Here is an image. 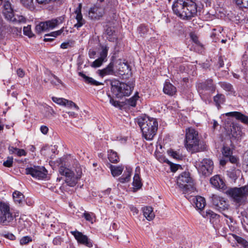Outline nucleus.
<instances>
[{
	"instance_id": "obj_62",
	"label": "nucleus",
	"mask_w": 248,
	"mask_h": 248,
	"mask_svg": "<svg viewBox=\"0 0 248 248\" xmlns=\"http://www.w3.org/2000/svg\"><path fill=\"white\" fill-rule=\"evenodd\" d=\"M17 149V148H15L13 146H10L9 147V150L11 154H16Z\"/></svg>"
},
{
	"instance_id": "obj_9",
	"label": "nucleus",
	"mask_w": 248,
	"mask_h": 248,
	"mask_svg": "<svg viewBox=\"0 0 248 248\" xmlns=\"http://www.w3.org/2000/svg\"><path fill=\"white\" fill-rule=\"evenodd\" d=\"M197 168L200 173L205 176H208L213 171L214 168L213 162L210 159H204L199 163Z\"/></svg>"
},
{
	"instance_id": "obj_51",
	"label": "nucleus",
	"mask_w": 248,
	"mask_h": 248,
	"mask_svg": "<svg viewBox=\"0 0 248 248\" xmlns=\"http://www.w3.org/2000/svg\"><path fill=\"white\" fill-rule=\"evenodd\" d=\"M52 76L54 78V79L50 80V82L52 84L55 85V86H58L59 84H62V81L59 78H58L56 76L53 75Z\"/></svg>"
},
{
	"instance_id": "obj_55",
	"label": "nucleus",
	"mask_w": 248,
	"mask_h": 248,
	"mask_svg": "<svg viewBox=\"0 0 248 248\" xmlns=\"http://www.w3.org/2000/svg\"><path fill=\"white\" fill-rule=\"evenodd\" d=\"M227 159L230 161V162L233 164H236L238 162V159L236 157L233 155H232L228 157Z\"/></svg>"
},
{
	"instance_id": "obj_44",
	"label": "nucleus",
	"mask_w": 248,
	"mask_h": 248,
	"mask_svg": "<svg viewBox=\"0 0 248 248\" xmlns=\"http://www.w3.org/2000/svg\"><path fill=\"white\" fill-rule=\"evenodd\" d=\"M138 31L140 36H142L147 32L148 29L146 26L141 25L138 28Z\"/></svg>"
},
{
	"instance_id": "obj_1",
	"label": "nucleus",
	"mask_w": 248,
	"mask_h": 248,
	"mask_svg": "<svg viewBox=\"0 0 248 248\" xmlns=\"http://www.w3.org/2000/svg\"><path fill=\"white\" fill-rule=\"evenodd\" d=\"M174 13L183 19H190L197 14V5L192 0H177L172 5Z\"/></svg>"
},
{
	"instance_id": "obj_60",
	"label": "nucleus",
	"mask_w": 248,
	"mask_h": 248,
	"mask_svg": "<svg viewBox=\"0 0 248 248\" xmlns=\"http://www.w3.org/2000/svg\"><path fill=\"white\" fill-rule=\"evenodd\" d=\"M16 73L18 76L20 78L23 77L25 75L24 71L21 68L18 69L17 70Z\"/></svg>"
},
{
	"instance_id": "obj_52",
	"label": "nucleus",
	"mask_w": 248,
	"mask_h": 248,
	"mask_svg": "<svg viewBox=\"0 0 248 248\" xmlns=\"http://www.w3.org/2000/svg\"><path fill=\"white\" fill-rule=\"evenodd\" d=\"M32 241L31 238L29 236H24L20 240V243L21 245H26L29 242Z\"/></svg>"
},
{
	"instance_id": "obj_29",
	"label": "nucleus",
	"mask_w": 248,
	"mask_h": 248,
	"mask_svg": "<svg viewBox=\"0 0 248 248\" xmlns=\"http://www.w3.org/2000/svg\"><path fill=\"white\" fill-rule=\"evenodd\" d=\"M108 153V158L111 162L115 163L118 162L119 158L116 152L110 150Z\"/></svg>"
},
{
	"instance_id": "obj_43",
	"label": "nucleus",
	"mask_w": 248,
	"mask_h": 248,
	"mask_svg": "<svg viewBox=\"0 0 248 248\" xmlns=\"http://www.w3.org/2000/svg\"><path fill=\"white\" fill-rule=\"evenodd\" d=\"M23 33L24 35L28 36L30 38L33 36V34L31 31V27L30 25L23 28Z\"/></svg>"
},
{
	"instance_id": "obj_61",
	"label": "nucleus",
	"mask_w": 248,
	"mask_h": 248,
	"mask_svg": "<svg viewBox=\"0 0 248 248\" xmlns=\"http://www.w3.org/2000/svg\"><path fill=\"white\" fill-rule=\"evenodd\" d=\"M41 132L44 134H46L48 130V128L46 126H42L40 128Z\"/></svg>"
},
{
	"instance_id": "obj_49",
	"label": "nucleus",
	"mask_w": 248,
	"mask_h": 248,
	"mask_svg": "<svg viewBox=\"0 0 248 248\" xmlns=\"http://www.w3.org/2000/svg\"><path fill=\"white\" fill-rule=\"evenodd\" d=\"M13 163V158L11 156H8L6 161L3 162V166L6 167L10 168L12 166Z\"/></svg>"
},
{
	"instance_id": "obj_30",
	"label": "nucleus",
	"mask_w": 248,
	"mask_h": 248,
	"mask_svg": "<svg viewBox=\"0 0 248 248\" xmlns=\"http://www.w3.org/2000/svg\"><path fill=\"white\" fill-rule=\"evenodd\" d=\"M62 22V20L59 22L58 19H53L50 20L46 21V24H47V30L52 29L56 27L60 23Z\"/></svg>"
},
{
	"instance_id": "obj_41",
	"label": "nucleus",
	"mask_w": 248,
	"mask_h": 248,
	"mask_svg": "<svg viewBox=\"0 0 248 248\" xmlns=\"http://www.w3.org/2000/svg\"><path fill=\"white\" fill-rule=\"evenodd\" d=\"M52 100L54 102L62 106H64V104H65V102L66 101V99L63 98H58L56 97H52Z\"/></svg>"
},
{
	"instance_id": "obj_22",
	"label": "nucleus",
	"mask_w": 248,
	"mask_h": 248,
	"mask_svg": "<svg viewBox=\"0 0 248 248\" xmlns=\"http://www.w3.org/2000/svg\"><path fill=\"white\" fill-rule=\"evenodd\" d=\"M13 197L16 204H21L24 201V196L20 192L15 191L13 194Z\"/></svg>"
},
{
	"instance_id": "obj_11",
	"label": "nucleus",
	"mask_w": 248,
	"mask_h": 248,
	"mask_svg": "<svg viewBox=\"0 0 248 248\" xmlns=\"http://www.w3.org/2000/svg\"><path fill=\"white\" fill-rule=\"evenodd\" d=\"M71 233L78 243L90 248L93 246V244L90 240L88 239L86 235L83 234L81 232L74 231L71 232Z\"/></svg>"
},
{
	"instance_id": "obj_54",
	"label": "nucleus",
	"mask_w": 248,
	"mask_h": 248,
	"mask_svg": "<svg viewBox=\"0 0 248 248\" xmlns=\"http://www.w3.org/2000/svg\"><path fill=\"white\" fill-rule=\"evenodd\" d=\"M62 240L61 237L57 236L55 237L53 240V244L56 246L60 245L62 242Z\"/></svg>"
},
{
	"instance_id": "obj_45",
	"label": "nucleus",
	"mask_w": 248,
	"mask_h": 248,
	"mask_svg": "<svg viewBox=\"0 0 248 248\" xmlns=\"http://www.w3.org/2000/svg\"><path fill=\"white\" fill-rule=\"evenodd\" d=\"M168 154L173 158L176 159H181L182 157L181 155H180L176 151H174L173 150L168 151Z\"/></svg>"
},
{
	"instance_id": "obj_56",
	"label": "nucleus",
	"mask_w": 248,
	"mask_h": 248,
	"mask_svg": "<svg viewBox=\"0 0 248 248\" xmlns=\"http://www.w3.org/2000/svg\"><path fill=\"white\" fill-rule=\"evenodd\" d=\"M28 222L23 219H20L18 221L19 226L18 227L20 229V230L23 229L24 228L26 227V224Z\"/></svg>"
},
{
	"instance_id": "obj_8",
	"label": "nucleus",
	"mask_w": 248,
	"mask_h": 248,
	"mask_svg": "<svg viewBox=\"0 0 248 248\" xmlns=\"http://www.w3.org/2000/svg\"><path fill=\"white\" fill-rule=\"evenodd\" d=\"M25 173L30 174L36 179H43L46 177L47 171L43 166H34L32 167L27 168L25 169Z\"/></svg>"
},
{
	"instance_id": "obj_48",
	"label": "nucleus",
	"mask_w": 248,
	"mask_h": 248,
	"mask_svg": "<svg viewBox=\"0 0 248 248\" xmlns=\"http://www.w3.org/2000/svg\"><path fill=\"white\" fill-rule=\"evenodd\" d=\"M64 106L67 107L69 108H72L74 107L75 109L78 110L79 109L78 107L72 101H69L66 99V101L65 102V104L64 105Z\"/></svg>"
},
{
	"instance_id": "obj_64",
	"label": "nucleus",
	"mask_w": 248,
	"mask_h": 248,
	"mask_svg": "<svg viewBox=\"0 0 248 248\" xmlns=\"http://www.w3.org/2000/svg\"><path fill=\"white\" fill-rule=\"evenodd\" d=\"M228 161V160L227 159V158H226L225 159H221L220 160V164L223 166H224L226 164V162Z\"/></svg>"
},
{
	"instance_id": "obj_4",
	"label": "nucleus",
	"mask_w": 248,
	"mask_h": 248,
	"mask_svg": "<svg viewBox=\"0 0 248 248\" xmlns=\"http://www.w3.org/2000/svg\"><path fill=\"white\" fill-rule=\"evenodd\" d=\"M185 145L192 153L202 151L203 148L200 143L198 132L193 128H188L186 132Z\"/></svg>"
},
{
	"instance_id": "obj_50",
	"label": "nucleus",
	"mask_w": 248,
	"mask_h": 248,
	"mask_svg": "<svg viewBox=\"0 0 248 248\" xmlns=\"http://www.w3.org/2000/svg\"><path fill=\"white\" fill-rule=\"evenodd\" d=\"M20 1L25 7L30 8L32 6L33 0H20Z\"/></svg>"
},
{
	"instance_id": "obj_35",
	"label": "nucleus",
	"mask_w": 248,
	"mask_h": 248,
	"mask_svg": "<svg viewBox=\"0 0 248 248\" xmlns=\"http://www.w3.org/2000/svg\"><path fill=\"white\" fill-rule=\"evenodd\" d=\"M233 238L236 241L241 244L244 248H248V242L241 237L238 236L235 234H233Z\"/></svg>"
},
{
	"instance_id": "obj_59",
	"label": "nucleus",
	"mask_w": 248,
	"mask_h": 248,
	"mask_svg": "<svg viewBox=\"0 0 248 248\" xmlns=\"http://www.w3.org/2000/svg\"><path fill=\"white\" fill-rule=\"evenodd\" d=\"M108 96L110 97V103L114 107H118L119 106V102L117 101L114 100L110 95H108Z\"/></svg>"
},
{
	"instance_id": "obj_12",
	"label": "nucleus",
	"mask_w": 248,
	"mask_h": 248,
	"mask_svg": "<svg viewBox=\"0 0 248 248\" xmlns=\"http://www.w3.org/2000/svg\"><path fill=\"white\" fill-rule=\"evenodd\" d=\"M196 189L195 190L194 193H189L188 197L189 199H187L189 201H192L196 204V207L199 209H203L205 205V200L204 198L201 196H195Z\"/></svg>"
},
{
	"instance_id": "obj_2",
	"label": "nucleus",
	"mask_w": 248,
	"mask_h": 248,
	"mask_svg": "<svg viewBox=\"0 0 248 248\" xmlns=\"http://www.w3.org/2000/svg\"><path fill=\"white\" fill-rule=\"evenodd\" d=\"M137 123L140 127L143 137L147 140L153 139L158 128V122L153 118L140 116L137 119Z\"/></svg>"
},
{
	"instance_id": "obj_23",
	"label": "nucleus",
	"mask_w": 248,
	"mask_h": 248,
	"mask_svg": "<svg viewBox=\"0 0 248 248\" xmlns=\"http://www.w3.org/2000/svg\"><path fill=\"white\" fill-rule=\"evenodd\" d=\"M203 217L209 219L210 222H213L214 220L218 217L219 216L210 210H207L202 213Z\"/></svg>"
},
{
	"instance_id": "obj_39",
	"label": "nucleus",
	"mask_w": 248,
	"mask_h": 248,
	"mask_svg": "<svg viewBox=\"0 0 248 248\" xmlns=\"http://www.w3.org/2000/svg\"><path fill=\"white\" fill-rule=\"evenodd\" d=\"M236 4L241 8H248V0H235Z\"/></svg>"
},
{
	"instance_id": "obj_32",
	"label": "nucleus",
	"mask_w": 248,
	"mask_h": 248,
	"mask_svg": "<svg viewBox=\"0 0 248 248\" xmlns=\"http://www.w3.org/2000/svg\"><path fill=\"white\" fill-rule=\"evenodd\" d=\"M214 102L218 109L219 108L221 104H223L225 101L224 96L222 94H217L214 97Z\"/></svg>"
},
{
	"instance_id": "obj_16",
	"label": "nucleus",
	"mask_w": 248,
	"mask_h": 248,
	"mask_svg": "<svg viewBox=\"0 0 248 248\" xmlns=\"http://www.w3.org/2000/svg\"><path fill=\"white\" fill-rule=\"evenodd\" d=\"M226 116L235 117L237 120H239L245 124H248V116L244 115L240 112L233 111L227 113Z\"/></svg>"
},
{
	"instance_id": "obj_17",
	"label": "nucleus",
	"mask_w": 248,
	"mask_h": 248,
	"mask_svg": "<svg viewBox=\"0 0 248 248\" xmlns=\"http://www.w3.org/2000/svg\"><path fill=\"white\" fill-rule=\"evenodd\" d=\"M198 88L199 91L201 90H205L213 92L215 90V88L213 84V81L211 79L207 80L204 83H200Z\"/></svg>"
},
{
	"instance_id": "obj_15",
	"label": "nucleus",
	"mask_w": 248,
	"mask_h": 248,
	"mask_svg": "<svg viewBox=\"0 0 248 248\" xmlns=\"http://www.w3.org/2000/svg\"><path fill=\"white\" fill-rule=\"evenodd\" d=\"M81 4L79 3L75 11V13L76 14V19L77 20V23L74 25V26L77 29L81 27L85 24V20L83 19L81 12Z\"/></svg>"
},
{
	"instance_id": "obj_57",
	"label": "nucleus",
	"mask_w": 248,
	"mask_h": 248,
	"mask_svg": "<svg viewBox=\"0 0 248 248\" xmlns=\"http://www.w3.org/2000/svg\"><path fill=\"white\" fill-rule=\"evenodd\" d=\"M16 154L18 156H25L26 155V152L23 149L17 148Z\"/></svg>"
},
{
	"instance_id": "obj_28",
	"label": "nucleus",
	"mask_w": 248,
	"mask_h": 248,
	"mask_svg": "<svg viewBox=\"0 0 248 248\" xmlns=\"http://www.w3.org/2000/svg\"><path fill=\"white\" fill-rule=\"evenodd\" d=\"M14 219L12 214L9 212L2 215L1 217V221L3 225H7L11 222Z\"/></svg>"
},
{
	"instance_id": "obj_58",
	"label": "nucleus",
	"mask_w": 248,
	"mask_h": 248,
	"mask_svg": "<svg viewBox=\"0 0 248 248\" xmlns=\"http://www.w3.org/2000/svg\"><path fill=\"white\" fill-rule=\"evenodd\" d=\"M231 129V134L232 135V137L236 138L238 135L237 131H236V127L234 126V125H232Z\"/></svg>"
},
{
	"instance_id": "obj_10",
	"label": "nucleus",
	"mask_w": 248,
	"mask_h": 248,
	"mask_svg": "<svg viewBox=\"0 0 248 248\" xmlns=\"http://www.w3.org/2000/svg\"><path fill=\"white\" fill-rule=\"evenodd\" d=\"M211 198L213 204L217 210L222 211L228 209V204L223 198L217 195H213Z\"/></svg>"
},
{
	"instance_id": "obj_3",
	"label": "nucleus",
	"mask_w": 248,
	"mask_h": 248,
	"mask_svg": "<svg viewBox=\"0 0 248 248\" xmlns=\"http://www.w3.org/2000/svg\"><path fill=\"white\" fill-rule=\"evenodd\" d=\"M59 172L61 175L65 176V181L70 186H75L82 174L81 167L78 163L75 164L71 169L62 165L59 168Z\"/></svg>"
},
{
	"instance_id": "obj_47",
	"label": "nucleus",
	"mask_w": 248,
	"mask_h": 248,
	"mask_svg": "<svg viewBox=\"0 0 248 248\" xmlns=\"http://www.w3.org/2000/svg\"><path fill=\"white\" fill-rule=\"evenodd\" d=\"M74 41H68L66 42L62 43L61 45V47L62 49H66L69 47H71L74 46Z\"/></svg>"
},
{
	"instance_id": "obj_6",
	"label": "nucleus",
	"mask_w": 248,
	"mask_h": 248,
	"mask_svg": "<svg viewBox=\"0 0 248 248\" xmlns=\"http://www.w3.org/2000/svg\"><path fill=\"white\" fill-rule=\"evenodd\" d=\"M177 184L180 188L183 189V193L186 199H189V193L195 192L196 188L188 172H183L178 176Z\"/></svg>"
},
{
	"instance_id": "obj_20",
	"label": "nucleus",
	"mask_w": 248,
	"mask_h": 248,
	"mask_svg": "<svg viewBox=\"0 0 248 248\" xmlns=\"http://www.w3.org/2000/svg\"><path fill=\"white\" fill-rule=\"evenodd\" d=\"M163 92L165 94L173 95L176 92V88L170 82H166L164 86Z\"/></svg>"
},
{
	"instance_id": "obj_19",
	"label": "nucleus",
	"mask_w": 248,
	"mask_h": 248,
	"mask_svg": "<svg viewBox=\"0 0 248 248\" xmlns=\"http://www.w3.org/2000/svg\"><path fill=\"white\" fill-rule=\"evenodd\" d=\"M78 75L84 79V82L87 84L94 86L103 85V83L95 80L92 78L89 77L81 72H79Z\"/></svg>"
},
{
	"instance_id": "obj_33",
	"label": "nucleus",
	"mask_w": 248,
	"mask_h": 248,
	"mask_svg": "<svg viewBox=\"0 0 248 248\" xmlns=\"http://www.w3.org/2000/svg\"><path fill=\"white\" fill-rule=\"evenodd\" d=\"M133 185L137 189H140L142 186L140 175L138 173L135 174L133 178Z\"/></svg>"
},
{
	"instance_id": "obj_18",
	"label": "nucleus",
	"mask_w": 248,
	"mask_h": 248,
	"mask_svg": "<svg viewBox=\"0 0 248 248\" xmlns=\"http://www.w3.org/2000/svg\"><path fill=\"white\" fill-rule=\"evenodd\" d=\"M6 19L15 23H25L26 18L22 16L13 14L6 16Z\"/></svg>"
},
{
	"instance_id": "obj_7",
	"label": "nucleus",
	"mask_w": 248,
	"mask_h": 248,
	"mask_svg": "<svg viewBox=\"0 0 248 248\" xmlns=\"http://www.w3.org/2000/svg\"><path fill=\"white\" fill-rule=\"evenodd\" d=\"M226 193L237 203L245 201L248 196V186L240 187H234L228 189Z\"/></svg>"
},
{
	"instance_id": "obj_14",
	"label": "nucleus",
	"mask_w": 248,
	"mask_h": 248,
	"mask_svg": "<svg viewBox=\"0 0 248 248\" xmlns=\"http://www.w3.org/2000/svg\"><path fill=\"white\" fill-rule=\"evenodd\" d=\"M104 14V10L101 7L94 6L91 8L89 11V16L92 19H98Z\"/></svg>"
},
{
	"instance_id": "obj_37",
	"label": "nucleus",
	"mask_w": 248,
	"mask_h": 248,
	"mask_svg": "<svg viewBox=\"0 0 248 248\" xmlns=\"http://www.w3.org/2000/svg\"><path fill=\"white\" fill-rule=\"evenodd\" d=\"M101 49L102 51L100 53V58H102L106 61L108 55V47L106 46H102Z\"/></svg>"
},
{
	"instance_id": "obj_26",
	"label": "nucleus",
	"mask_w": 248,
	"mask_h": 248,
	"mask_svg": "<svg viewBox=\"0 0 248 248\" xmlns=\"http://www.w3.org/2000/svg\"><path fill=\"white\" fill-rule=\"evenodd\" d=\"M3 8V14L6 18V16L10 15V14L13 13V10L11 7V3L8 1H5L2 6Z\"/></svg>"
},
{
	"instance_id": "obj_27",
	"label": "nucleus",
	"mask_w": 248,
	"mask_h": 248,
	"mask_svg": "<svg viewBox=\"0 0 248 248\" xmlns=\"http://www.w3.org/2000/svg\"><path fill=\"white\" fill-rule=\"evenodd\" d=\"M131 172V169L126 168V171L124 172V174L119 178V181L123 183L129 182L130 179Z\"/></svg>"
},
{
	"instance_id": "obj_5",
	"label": "nucleus",
	"mask_w": 248,
	"mask_h": 248,
	"mask_svg": "<svg viewBox=\"0 0 248 248\" xmlns=\"http://www.w3.org/2000/svg\"><path fill=\"white\" fill-rule=\"evenodd\" d=\"M133 87L132 84L121 82L117 80H113L111 82V92L113 95L118 98L129 96Z\"/></svg>"
},
{
	"instance_id": "obj_42",
	"label": "nucleus",
	"mask_w": 248,
	"mask_h": 248,
	"mask_svg": "<svg viewBox=\"0 0 248 248\" xmlns=\"http://www.w3.org/2000/svg\"><path fill=\"white\" fill-rule=\"evenodd\" d=\"M0 209L3 215L10 212L9 206L5 203L1 202L0 203Z\"/></svg>"
},
{
	"instance_id": "obj_53",
	"label": "nucleus",
	"mask_w": 248,
	"mask_h": 248,
	"mask_svg": "<svg viewBox=\"0 0 248 248\" xmlns=\"http://www.w3.org/2000/svg\"><path fill=\"white\" fill-rule=\"evenodd\" d=\"M221 86L222 88L227 91H230L232 89V85L228 83L222 82L221 83Z\"/></svg>"
},
{
	"instance_id": "obj_46",
	"label": "nucleus",
	"mask_w": 248,
	"mask_h": 248,
	"mask_svg": "<svg viewBox=\"0 0 248 248\" xmlns=\"http://www.w3.org/2000/svg\"><path fill=\"white\" fill-rule=\"evenodd\" d=\"M222 154L225 158H227L232 154V151L229 147H224L223 148Z\"/></svg>"
},
{
	"instance_id": "obj_24",
	"label": "nucleus",
	"mask_w": 248,
	"mask_h": 248,
	"mask_svg": "<svg viewBox=\"0 0 248 248\" xmlns=\"http://www.w3.org/2000/svg\"><path fill=\"white\" fill-rule=\"evenodd\" d=\"M110 169L112 175L115 177L122 174L124 170V167L122 166H116L111 165L110 166Z\"/></svg>"
},
{
	"instance_id": "obj_40",
	"label": "nucleus",
	"mask_w": 248,
	"mask_h": 248,
	"mask_svg": "<svg viewBox=\"0 0 248 248\" xmlns=\"http://www.w3.org/2000/svg\"><path fill=\"white\" fill-rule=\"evenodd\" d=\"M105 61L101 58H99L95 60L91 64V66L93 68H97L100 67Z\"/></svg>"
},
{
	"instance_id": "obj_13",
	"label": "nucleus",
	"mask_w": 248,
	"mask_h": 248,
	"mask_svg": "<svg viewBox=\"0 0 248 248\" xmlns=\"http://www.w3.org/2000/svg\"><path fill=\"white\" fill-rule=\"evenodd\" d=\"M210 183L217 189L224 190L226 188V185L222 178L217 175L210 179Z\"/></svg>"
},
{
	"instance_id": "obj_25",
	"label": "nucleus",
	"mask_w": 248,
	"mask_h": 248,
	"mask_svg": "<svg viewBox=\"0 0 248 248\" xmlns=\"http://www.w3.org/2000/svg\"><path fill=\"white\" fill-rule=\"evenodd\" d=\"M114 74L113 63L110 62L108 66L100 71V75L102 76L105 75H113Z\"/></svg>"
},
{
	"instance_id": "obj_31",
	"label": "nucleus",
	"mask_w": 248,
	"mask_h": 248,
	"mask_svg": "<svg viewBox=\"0 0 248 248\" xmlns=\"http://www.w3.org/2000/svg\"><path fill=\"white\" fill-rule=\"evenodd\" d=\"M46 30H47V26L45 22H40L36 26L35 31L38 34Z\"/></svg>"
},
{
	"instance_id": "obj_34",
	"label": "nucleus",
	"mask_w": 248,
	"mask_h": 248,
	"mask_svg": "<svg viewBox=\"0 0 248 248\" xmlns=\"http://www.w3.org/2000/svg\"><path fill=\"white\" fill-rule=\"evenodd\" d=\"M82 217H84L87 221L91 223H93L95 221V215L93 213H89L85 211L83 213Z\"/></svg>"
},
{
	"instance_id": "obj_36",
	"label": "nucleus",
	"mask_w": 248,
	"mask_h": 248,
	"mask_svg": "<svg viewBox=\"0 0 248 248\" xmlns=\"http://www.w3.org/2000/svg\"><path fill=\"white\" fill-rule=\"evenodd\" d=\"M139 98L138 93L137 92L133 97L127 100V104L132 107H135L136 105V102Z\"/></svg>"
},
{
	"instance_id": "obj_63",
	"label": "nucleus",
	"mask_w": 248,
	"mask_h": 248,
	"mask_svg": "<svg viewBox=\"0 0 248 248\" xmlns=\"http://www.w3.org/2000/svg\"><path fill=\"white\" fill-rule=\"evenodd\" d=\"M130 210L134 214H137L138 213V210L134 206H131L130 207Z\"/></svg>"
},
{
	"instance_id": "obj_38",
	"label": "nucleus",
	"mask_w": 248,
	"mask_h": 248,
	"mask_svg": "<svg viewBox=\"0 0 248 248\" xmlns=\"http://www.w3.org/2000/svg\"><path fill=\"white\" fill-rule=\"evenodd\" d=\"M164 162H166L170 165L171 171L172 172H175L177 170H178L179 168L181 167L180 165L173 164L167 159H166L164 160Z\"/></svg>"
},
{
	"instance_id": "obj_21",
	"label": "nucleus",
	"mask_w": 248,
	"mask_h": 248,
	"mask_svg": "<svg viewBox=\"0 0 248 248\" xmlns=\"http://www.w3.org/2000/svg\"><path fill=\"white\" fill-rule=\"evenodd\" d=\"M142 211L145 217L149 221H151L155 217L152 207L147 206L143 208Z\"/></svg>"
}]
</instances>
